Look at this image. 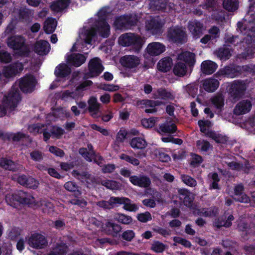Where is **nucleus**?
I'll return each mask as SVG.
<instances>
[{"instance_id": "nucleus-15", "label": "nucleus", "mask_w": 255, "mask_h": 255, "mask_svg": "<svg viewBox=\"0 0 255 255\" xmlns=\"http://www.w3.org/2000/svg\"><path fill=\"white\" fill-rule=\"evenodd\" d=\"M178 59L181 62H183L186 64L191 73L193 70V68L196 62L195 54L190 51H185L182 52L178 55Z\"/></svg>"}, {"instance_id": "nucleus-19", "label": "nucleus", "mask_w": 255, "mask_h": 255, "mask_svg": "<svg viewBox=\"0 0 255 255\" xmlns=\"http://www.w3.org/2000/svg\"><path fill=\"white\" fill-rule=\"evenodd\" d=\"M17 181L23 186L33 189H36L39 185L38 181L34 178L24 174L18 176Z\"/></svg>"}, {"instance_id": "nucleus-49", "label": "nucleus", "mask_w": 255, "mask_h": 255, "mask_svg": "<svg viewBox=\"0 0 255 255\" xmlns=\"http://www.w3.org/2000/svg\"><path fill=\"white\" fill-rule=\"evenodd\" d=\"M30 15L31 11L28 8H21L19 10L18 18L21 22H28L30 20Z\"/></svg>"}, {"instance_id": "nucleus-44", "label": "nucleus", "mask_w": 255, "mask_h": 255, "mask_svg": "<svg viewBox=\"0 0 255 255\" xmlns=\"http://www.w3.org/2000/svg\"><path fill=\"white\" fill-rule=\"evenodd\" d=\"M115 219L118 223L125 225H131L133 222V219L131 216L123 213H117L115 217Z\"/></svg>"}, {"instance_id": "nucleus-43", "label": "nucleus", "mask_w": 255, "mask_h": 255, "mask_svg": "<svg viewBox=\"0 0 255 255\" xmlns=\"http://www.w3.org/2000/svg\"><path fill=\"white\" fill-rule=\"evenodd\" d=\"M28 137L26 134L20 131L17 132L16 133H5V137L6 139L10 140L11 139L13 142H18L23 139Z\"/></svg>"}, {"instance_id": "nucleus-35", "label": "nucleus", "mask_w": 255, "mask_h": 255, "mask_svg": "<svg viewBox=\"0 0 255 255\" xmlns=\"http://www.w3.org/2000/svg\"><path fill=\"white\" fill-rule=\"evenodd\" d=\"M172 65V60L169 57H166L160 60L157 63L159 71L163 72L169 71Z\"/></svg>"}, {"instance_id": "nucleus-5", "label": "nucleus", "mask_w": 255, "mask_h": 255, "mask_svg": "<svg viewBox=\"0 0 255 255\" xmlns=\"http://www.w3.org/2000/svg\"><path fill=\"white\" fill-rule=\"evenodd\" d=\"M119 44L123 46H132L136 52H139L143 44L142 38L134 33H126L122 34L119 38Z\"/></svg>"}, {"instance_id": "nucleus-51", "label": "nucleus", "mask_w": 255, "mask_h": 255, "mask_svg": "<svg viewBox=\"0 0 255 255\" xmlns=\"http://www.w3.org/2000/svg\"><path fill=\"white\" fill-rule=\"evenodd\" d=\"M198 124L200 128V131L204 133L206 137H207V133L208 132L213 131L207 128H210L211 126V122L210 121L200 120L198 121Z\"/></svg>"}, {"instance_id": "nucleus-33", "label": "nucleus", "mask_w": 255, "mask_h": 255, "mask_svg": "<svg viewBox=\"0 0 255 255\" xmlns=\"http://www.w3.org/2000/svg\"><path fill=\"white\" fill-rule=\"evenodd\" d=\"M71 1V0H57L52 3L51 9L55 12H60L69 5Z\"/></svg>"}, {"instance_id": "nucleus-36", "label": "nucleus", "mask_w": 255, "mask_h": 255, "mask_svg": "<svg viewBox=\"0 0 255 255\" xmlns=\"http://www.w3.org/2000/svg\"><path fill=\"white\" fill-rule=\"evenodd\" d=\"M233 51L232 48L228 47L224 45L217 51V55L222 61H226L231 57Z\"/></svg>"}, {"instance_id": "nucleus-23", "label": "nucleus", "mask_w": 255, "mask_h": 255, "mask_svg": "<svg viewBox=\"0 0 255 255\" xmlns=\"http://www.w3.org/2000/svg\"><path fill=\"white\" fill-rule=\"evenodd\" d=\"M165 46L159 42H154L148 44L146 48L147 53L151 56H157L164 52Z\"/></svg>"}, {"instance_id": "nucleus-39", "label": "nucleus", "mask_w": 255, "mask_h": 255, "mask_svg": "<svg viewBox=\"0 0 255 255\" xmlns=\"http://www.w3.org/2000/svg\"><path fill=\"white\" fill-rule=\"evenodd\" d=\"M64 187L66 190L73 192L76 198H79L82 194L80 187L75 182L68 181L64 184Z\"/></svg>"}, {"instance_id": "nucleus-18", "label": "nucleus", "mask_w": 255, "mask_h": 255, "mask_svg": "<svg viewBox=\"0 0 255 255\" xmlns=\"http://www.w3.org/2000/svg\"><path fill=\"white\" fill-rule=\"evenodd\" d=\"M122 65L128 69L137 67L140 63V59L135 55H125L120 59Z\"/></svg>"}, {"instance_id": "nucleus-42", "label": "nucleus", "mask_w": 255, "mask_h": 255, "mask_svg": "<svg viewBox=\"0 0 255 255\" xmlns=\"http://www.w3.org/2000/svg\"><path fill=\"white\" fill-rule=\"evenodd\" d=\"M57 21L55 19L52 17L48 18L44 22L43 28L45 32L47 34H51L55 30Z\"/></svg>"}, {"instance_id": "nucleus-24", "label": "nucleus", "mask_w": 255, "mask_h": 255, "mask_svg": "<svg viewBox=\"0 0 255 255\" xmlns=\"http://www.w3.org/2000/svg\"><path fill=\"white\" fill-rule=\"evenodd\" d=\"M50 46L49 43L44 40L37 41L34 46V51L39 55H46L50 51Z\"/></svg>"}, {"instance_id": "nucleus-55", "label": "nucleus", "mask_w": 255, "mask_h": 255, "mask_svg": "<svg viewBox=\"0 0 255 255\" xmlns=\"http://www.w3.org/2000/svg\"><path fill=\"white\" fill-rule=\"evenodd\" d=\"M135 237V233L131 230H128L123 232L122 234H119L118 237L121 240H125L127 242H131Z\"/></svg>"}, {"instance_id": "nucleus-52", "label": "nucleus", "mask_w": 255, "mask_h": 255, "mask_svg": "<svg viewBox=\"0 0 255 255\" xmlns=\"http://www.w3.org/2000/svg\"><path fill=\"white\" fill-rule=\"evenodd\" d=\"M127 22V20L126 19V14H125L116 18L115 21V25L118 29H128Z\"/></svg>"}, {"instance_id": "nucleus-20", "label": "nucleus", "mask_w": 255, "mask_h": 255, "mask_svg": "<svg viewBox=\"0 0 255 255\" xmlns=\"http://www.w3.org/2000/svg\"><path fill=\"white\" fill-rule=\"evenodd\" d=\"M252 107V104L249 100H243L239 102L234 109V114L240 116L249 113Z\"/></svg>"}, {"instance_id": "nucleus-16", "label": "nucleus", "mask_w": 255, "mask_h": 255, "mask_svg": "<svg viewBox=\"0 0 255 255\" xmlns=\"http://www.w3.org/2000/svg\"><path fill=\"white\" fill-rule=\"evenodd\" d=\"M23 69L21 63L14 62L5 67L3 70V74L6 78H11L15 76Z\"/></svg>"}, {"instance_id": "nucleus-27", "label": "nucleus", "mask_w": 255, "mask_h": 255, "mask_svg": "<svg viewBox=\"0 0 255 255\" xmlns=\"http://www.w3.org/2000/svg\"><path fill=\"white\" fill-rule=\"evenodd\" d=\"M177 128L175 124L171 120H166L159 125L158 131L164 133H174Z\"/></svg>"}, {"instance_id": "nucleus-6", "label": "nucleus", "mask_w": 255, "mask_h": 255, "mask_svg": "<svg viewBox=\"0 0 255 255\" xmlns=\"http://www.w3.org/2000/svg\"><path fill=\"white\" fill-rule=\"evenodd\" d=\"M108 12L105 8L101 9L98 13L96 26L100 36L107 38L110 34V26L107 21Z\"/></svg>"}, {"instance_id": "nucleus-50", "label": "nucleus", "mask_w": 255, "mask_h": 255, "mask_svg": "<svg viewBox=\"0 0 255 255\" xmlns=\"http://www.w3.org/2000/svg\"><path fill=\"white\" fill-rule=\"evenodd\" d=\"M167 245L159 241H154L151 245V250L155 253H162Z\"/></svg>"}, {"instance_id": "nucleus-60", "label": "nucleus", "mask_w": 255, "mask_h": 255, "mask_svg": "<svg viewBox=\"0 0 255 255\" xmlns=\"http://www.w3.org/2000/svg\"><path fill=\"white\" fill-rule=\"evenodd\" d=\"M181 180L184 183L191 187H195L197 185L196 180L188 175H182L181 176Z\"/></svg>"}, {"instance_id": "nucleus-7", "label": "nucleus", "mask_w": 255, "mask_h": 255, "mask_svg": "<svg viewBox=\"0 0 255 255\" xmlns=\"http://www.w3.org/2000/svg\"><path fill=\"white\" fill-rule=\"evenodd\" d=\"M167 38L169 41L177 44H182L187 41L186 32L181 27L174 26L168 29Z\"/></svg>"}, {"instance_id": "nucleus-38", "label": "nucleus", "mask_w": 255, "mask_h": 255, "mask_svg": "<svg viewBox=\"0 0 255 255\" xmlns=\"http://www.w3.org/2000/svg\"><path fill=\"white\" fill-rule=\"evenodd\" d=\"M188 67L185 63L179 61L177 62L173 68L174 74L178 77H183L186 75Z\"/></svg>"}, {"instance_id": "nucleus-13", "label": "nucleus", "mask_w": 255, "mask_h": 255, "mask_svg": "<svg viewBox=\"0 0 255 255\" xmlns=\"http://www.w3.org/2000/svg\"><path fill=\"white\" fill-rule=\"evenodd\" d=\"M88 68L89 72L87 75L90 78L98 76L104 70V67L100 62L98 58L91 59L89 62Z\"/></svg>"}, {"instance_id": "nucleus-2", "label": "nucleus", "mask_w": 255, "mask_h": 255, "mask_svg": "<svg viewBox=\"0 0 255 255\" xmlns=\"http://www.w3.org/2000/svg\"><path fill=\"white\" fill-rule=\"evenodd\" d=\"M250 28L252 34H248L240 44L244 51L240 54V57L245 59H252L255 57V22L251 23Z\"/></svg>"}, {"instance_id": "nucleus-40", "label": "nucleus", "mask_w": 255, "mask_h": 255, "mask_svg": "<svg viewBox=\"0 0 255 255\" xmlns=\"http://www.w3.org/2000/svg\"><path fill=\"white\" fill-rule=\"evenodd\" d=\"M211 101L219 112H221L223 110L225 100L222 95L220 94L212 97Z\"/></svg>"}, {"instance_id": "nucleus-64", "label": "nucleus", "mask_w": 255, "mask_h": 255, "mask_svg": "<svg viewBox=\"0 0 255 255\" xmlns=\"http://www.w3.org/2000/svg\"><path fill=\"white\" fill-rule=\"evenodd\" d=\"M238 230L241 232V235L242 237L245 240L247 239L248 232L247 223L243 222L239 224L238 226Z\"/></svg>"}, {"instance_id": "nucleus-3", "label": "nucleus", "mask_w": 255, "mask_h": 255, "mask_svg": "<svg viewBox=\"0 0 255 255\" xmlns=\"http://www.w3.org/2000/svg\"><path fill=\"white\" fill-rule=\"evenodd\" d=\"M7 46L14 50L17 51V54L22 57H28L30 50L25 45V39L21 35L10 36L6 39Z\"/></svg>"}, {"instance_id": "nucleus-48", "label": "nucleus", "mask_w": 255, "mask_h": 255, "mask_svg": "<svg viewBox=\"0 0 255 255\" xmlns=\"http://www.w3.org/2000/svg\"><path fill=\"white\" fill-rule=\"evenodd\" d=\"M202 210V212L198 213V215H203L205 217H213L217 216L218 214V208L215 206L203 208Z\"/></svg>"}, {"instance_id": "nucleus-47", "label": "nucleus", "mask_w": 255, "mask_h": 255, "mask_svg": "<svg viewBox=\"0 0 255 255\" xmlns=\"http://www.w3.org/2000/svg\"><path fill=\"white\" fill-rule=\"evenodd\" d=\"M252 22L255 23V15L254 14L253 15V17H252L251 19L248 20V22L247 25H244L242 22L239 21L237 23V29H239L242 32H245V33H247L249 31L251 32L249 34H252L253 32L250 28V27L251 26V23Z\"/></svg>"}, {"instance_id": "nucleus-14", "label": "nucleus", "mask_w": 255, "mask_h": 255, "mask_svg": "<svg viewBox=\"0 0 255 255\" xmlns=\"http://www.w3.org/2000/svg\"><path fill=\"white\" fill-rule=\"evenodd\" d=\"M29 245L35 249H43L47 245L46 238L41 234H32L28 240Z\"/></svg>"}, {"instance_id": "nucleus-21", "label": "nucleus", "mask_w": 255, "mask_h": 255, "mask_svg": "<svg viewBox=\"0 0 255 255\" xmlns=\"http://www.w3.org/2000/svg\"><path fill=\"white\" fill-rule=\"evenodd\" d=\"M188 27L194 39L199 38L203 34V24L197 20L189 21Z\"/></svg>"}, {"instance_id": "nucleus-9", "label": "nucleus", "mask_w": 255, "mask_h": 255, "mask_svg": "<svg viewBox=\"0 0 255 255\" xmlns=\"http://www.w3.org/2000/svg\"><path fill=\"white\" fill-rule=\"evenodd\" d=\"M36 83V80L34 76L26 74L19 80L18 86L23 93H30L34 91Z\"/></svg>"}, {"instance_id": "nucleus-58", "label": "nucleus", "mask_w": 255, "mask_h": 255, "mask_svg": "<svg viewBox=\"0 0 255 255\" xmlns=\"http://www.w3.org/2000/svg\"><path fill=\"white\" fill-rule=\"evenodd\" d=\"M120 158L121 159L125 160L134 166H137L139 164V161L138 159L125 153L121 154L120 155Z\"/></svg>"}, {"instance_id": "nucleus-41", "label": "nucleus", "mask_w": 255, "mask_h": 255, "mask_svg": "<svg viewBox=\"0 0 255 255\" xmlns=\"http://www.w3.org/2000/svg\"><path fill=\"white\" fill-rule=\"evenodd\" d=\"M207 137L212 138L218 143L225 144L228 140V136L220 133H217L213 130L207 133Z\"/></svg>"}, {"instance_id": "nucleus-37", "label": "nucleus", "mask_w": 255, "mask_h": 255, "mask_svg": "<svg viewBox=\"0 0 255 255\" xmlns=\"http://www.w3.org/2000/svg\"><path fill=\"white\" fill-rule=\"evenodd\" d=\"M131 147L134 149H144L147 143L144 138L140 137L132 138L129 142Z\"/></svg>"}, {"instance_id": "nucleus-54", "label": "nucleus", "mask_w": 255, "mask_h": 255, "mask_svg": "<svg viewBox=\"0 0 255 255\" xmlns=\"http://www.w3.org/2000/svg\"><path fill=\"white\" fill-rule=\"evenodd\" d=\"M68 247L66 244L64 243H56L55 246L52 249L58 255H66Z\"/></svg>"}, {"instance_id": "nucleus-30", "label": "nucleus", "mask_w": 255, "mask_h": 255, "mask_svg": "<svg viewBox=\"0 0 255 255\" xmlns=\"http://www.w3.org/2000/svg\"><path fill=\"white\" fill-rule=\"evenodd\" d=\"M218 67L217 64L210 60H205L201 64V71L205 75L213 74Z\"/></svg>"}, {"instance_id": "nucleus-29", "label": "nucleus", "mask_w": 255, "mask_h": 255, "mask_svg": "<svg viewBox=\"0 0 255 255\" xmlns=\"http://www.w3.org/2000/svg\"><path fill=\"white\" fill-rule=\"evenodd\" d=\"M178 193L180 199L183 200L184 205L187 207H191L193 205L194 200L192 193L186 189H179Z\"/></svg>"}, {"instance_id": "nucleus-10", "label": "nucleus", "mask_w": 255, "mask_h": 255, "mask_svg": "<svg viewBox=\"0 0 255 255\" xmlns=\"http://www.w3.org/2000/svg\"><path fill=\"white\" fill-rule=\"evenodd\" d=\"M243 69L238 65H229L221 69L216 74L219 77L225 76L228 78H235L241 75Z\"/></svg>"}, {"instance_id": "nucleus-63", "label": "nucleus", "mask_w": 255, "mask_h": 255, "mask_svg": "<svg viewBox=\"0 0 255 255\" xmlns=\"http://www.w3.org/2000/svg\"><path fill=\"white\" fill-rule=\"evenodd\" d=\"M191 155L192 160L190 162V165L194 167L198 166L203 161V157L200 155L192 153Z\"/></svg>"}, {"instance_id": "nucleus-1", "label": "nucleus", "mask_w": 255, "mask_h": 255, "mask_svg": "<svg viewBox=\"0 0 255 255\" xmlns=\"http://www.w3.org/2000/svg\"><path fill=\"white\" fill-rule=\"evenodd\" d=\"M21 100L18 89L12 86L9 92L4 95L1 104H0V118L6 115L7 110L9 112L14 111Z\"/></svg>"}, {"instance_id": "nucleus-46", "label": "nucleus", "mask_w": 255, "mask_h": 255, "mask_svg": "<svg viewBox=\"0 0 255 255\" xmlns=\"http://www.w3.org/2000/svg\"><path fill=\"white\" fill-rule=\"evenodd\" d=\"M225 39V46L232 48V46H236L240 43L239 41V36L236 35H231L230 34H226L224 38Z\"/></svg>"}, {"instance_id": "nucleus-11", "label": "nucleus", "mask_w": 255, "mask_h": 255, "mask_svg": "<svg viewBox=\"0 0 255 255\" xmlns=\"http://www.w3.org/2000/svg\"><path fill=\"white\" fill-rule=\"evenodd\" d=\"M87 103L88 105L87 109H85L82 113L84 114L87 111H88L92 118H98L100 117V115L99 114L101 113V104L98 103L97 99L94 96H91L88 100Z\"/></svg>"}, {"instance_id": "nucleus-62", "label": "nucleus", "mask_w": 255, "mask_h": 255, "mask_svg": "<svg viewBox=\"0 0 255 255\" xmlns=\"http://www.w3.org/2000/svg\"><path fill=\"white\" fill-rule=\"evenodd\" d=\"M12 60V57L9 53L4 50L0 51V62L9 63Z\"/></svg>"}, {"instance_id": "nucleus-17", "label": "nucleus", "mask_w": 255, "mask_h": 255, "mask_svg": "<svg viewBox=\"0 0 255 255\" xmlns=\"http://www.w3.org/2000/svg\"><path fill=\"white\" fill-rule=\"evenodd\" d=\"M162 24L158 18H151L145 22L147 31L152 34H158L161 32Z\"/></svg>"}, {"instance_id": "nucleus-25", "label": "nucleus", "mask_w": 255, "mask_h": 255, "mask_svg": "<svg viewBox=\"0 0 255 255\" xmlns=\"http://www.w3.org/2000/svg\"><path fill=\"white\" fill-rule=\"evenodd\" d=\"M120 202L119 197L112 196L108 201L101 200L96 203V205L104 210H111L117 206Z\"/></svg>"}, {"instance_id": "nucleus-61", "label": "nucleus", "mask_w": 255, "mask_h": 255, "mask_svg": "<svg viewBox=\"0 0 255 255\" xmlns=\"http://www.w3.org/2000/svg\"><path fill=\"white\" fill-rule=\"evenodd\" d=\"M50 131L52 136L54 138L59 139L64 133V130L59 127L53 126L51 129Z\"/></svg>"}, {"instance_id": "nucleus-34", "label": "nucleus", "mask_w": 255, "mask_h": 255, "mask_svg": "<svg viewBox=\"0 0 255 255\" xmlns=\"http://www.w3.org/2000/svg\"><path fill=\"white\" fill-rule=\"evenodd\" d=\"M120 202L117 203V206L119 205H124L123 208L126 210L130 212L136 211L138 208L135 204H131V200L126 197H119Z\"/></svg>"}, {"instance_id": "nucleus-45", "label": "nucleus", "mask_w": 255, "mask_h": 255, "mask_svg": "<svg viewBox=\"0 0 255 255\" xmlns=\"http://www.w3.org/2000/svg\"><path fill=\"white\" fill-rule=\"evenodd\" d=\"M223 7L229 12H234L239 7L238 0H224Z\"/></svg>"}, {"instance_id": "nucleus-26", "label": "nucleus", "mask_w": 255, "mask_h": 255, "mask_svg": "<svg viewBox=\"0 0 255 255\" xmlns=\"http://www.w3.org/2000/svg\"><path fill=\"white\" fill-rule=\"evenodd\" d=\"M86 59V57L82 54H71L68 56L67 62L69 64L78 67L82 65Z\"/></svg>"}, {"instance_id": "nucleus-59", "label": "nucleus", "mask_w": 255, "mask_h": 255, "mask_svg": "<svg viewBox=\"0 0 255 255\" xmlns=\"http://www.w3.org/2000/svg\"><path fill=\"white\" fill-rule=\"evenodd\" d=\"M98 88L101 90L109 91V92H115L119 90L120 87L118 85L114 84H109L101 83Z\"/></svg>"}, {"instance_id": "nucleus-57", "label": "nucleus", "mask_w": 255, "mask_h": 255, "mask_svg": "<svg viewBox=\"0 0 255 255\" xmlns=\"http://www.w3.org/2000/svg\"><path fill=\"white\" fill-rule=\"evenodd\" d=\"M126 19L127 20L128 29L130 28L131 26H135L138 21V17L136 14H126Z\"/></svg>"}, {"instance_id": "nucleus-22", "label": "nucleus", "mask_w": 255, "mask_h": 255, "mask_svg": "<svg viewBox=\"0 0 255 255\" xmlns=\"http://www.w3.org/2000/svg\"><path fill=\"white\" fill-rule=\"evenodd\" d=\"M129 181L134 185L141 188H147L151 184L149 177L145 175H132L129 177Z\"/></svg>"}, {"instance_id": "nucleus-53", "label": "nucleus", "mask_w": 255, "mask_h": 255, "mask_svg": "<svg viewBox=\"0 0 255 255\" xmlns=\"http://www.w3.org/2000/svg\"><path fill=\"white\" fill-rule=\"evenodd\" d=\"M100 184L111 190H116L119 188L118 183L113 180H102L100 178Z\"/></svg>"}, {"instance_id": "nucleus-28", "label": "nucleus", "mask_w": 255, "mask_h": 255, "mask_svg": "<svg viewBox=\"0 0 255 255\" xmlns=\"http://www.w3.org/2000/svg\"><path fill=\"white\" fill-rule=\"evenodd\" d=\"M220 83L215 78H208L204 80L202 82V87L208 92H213L219 86Z\"/></svg>"}, {"instance_id": "nucleus-12", "label": "nucleus", "mask_w": 255, "mask_h": 255, "mask_svg": "<svg viewBox=\"0 0 255 255\" xmlns=\"http://www.w3.org/2000/svg\"><path fill=\"white\" fill-rule=\"evenodd\" d=\"M122 230V228L121 225L112 221H107L103 226V232L114 238H117Z\"/></svg>"}, {"instance_id": "nucleus-31", "label": "nucleus", "mask_w": 255, "mask_h": 255, "mask_svg": "<svg viewBox=\"0 0 255 255\" xmlns=\"http://www.w3.org/2000/svg\"><path fill=\"white\" fill-rule=\"evenodd\" d=\"M0 167L11 171H16L18 170V164L4 157L0 158Z\"/></svg>"}, {"instance_id": "nucleus-56", "label": "nucleus", "mask_w": 255, "mask_h": 255, "mask_svg": "<svg viewBox=\"0 0 255 255\" xmlns=\"http://www.w3.org/2000/svg\"><path fill=\"white\" fill-rule=\"evenodd\" d=\"M30 157L33 161L40 162L43 160L44 153L39 150L35 149L30 153Z\"/></svg>"}, {"instance_id": "nucleus-32", "label": "nucleus", "mask_w": 255, "mask_h": 255, "mask_svg": "<svg viewBox=\"0 0 255 255\" xmlns=\"http://www.w3.org/2000/svg\"><path fill=\"white\" fill-rule=\"evenodd\" d=\"M71 71L70 68L66 64L62 63L56 67L54 74L58 78H65L70 75Z\"/></svg>"}, {"instance_id": "nucleus-4", "label": "nucleus", "mask_w": 255, "mask_h": 255, "mask_svg": "<svg viewBox=\"0 0 255 255\" xmlns=\"http://www.w3.org/2000/svg\"><path fill=\"white\" fill-rule=\"evenodd\" d=\"M33 197L28 193L22 190H19L12 194H7L5 196L7 204L14 208H17L20 204L28 205L31 203Z\"/></svg>"}, {"instance_id": "nucleus-8", "label": "nucleus", "mask_w": 255, "mask_h": 255, "mask_svg": "<svg viewBox=\"0 0 255 255\" xmlns=\"http://www.w3.org/2000/svg\"><path fill=\"white\" fill-rule=\"evenodd\" d=\"M247 88V85L244 81L236 80L229 86L228 93L234 100H239L245 95Z\"/></svg>"}]
</instances>
